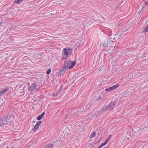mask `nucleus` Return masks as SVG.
<instances>
[{
	"mask_svg": "<svg viewBox=\"0 0 148 148\" xmlns=\"http://www.w3.org/2000/svg\"><path fill=\"white\" fill-rule=\"evenodd\" d=\"M72 50L71 49L65 48L63 49L62 51V59L64 60L68 57L72 53Z\"/></svg>",
	"mask_w": 148,
	"mask_h": 148,
	"instance_id": "1",
	"label": "nucleus"
},
{
	"mask_svg": "<svg viewBox=\"0 0 148 148\" xmlns=\"http://www.w3.org/2000/svg\"><path fill=\"white\" fill-rule=\"evenodd\" d=\"M75 62H71V61H65L63 66L68 69V68L71 69L75 65Z\"/></svg>",
	"mask_w": 148,
	"mask_h": 148,
	"instance_id": "2",
	"label": "nucleus"
},
{
	"mask_svg": "<svg viewBox=\"0 0 148 148\" xmlns=\"http://www.w3.org/2000/svg\"><path fill=\"white\" fill-rule=\"evenodd\" d=\"M10 116H3L0 118V127L3 126L4 124H7L10 119Z\"/></svg>",
	"mask_w": 148,
	"mask_h": 148,
	"instance_id": "3",
	"label": "nucleus"
},
{
	"mask_svg": "<svg viewBox=\"0 0 148 148\" xmlns=\"http://www.w3.org/2000/svg\"><path fill=\"white\" fill-rule=\"evenodd\" d=\"M116 104V102L115 101L111 102L107 107H106L104 109V110L105 111H107L108 110H112L115 108Z\"/></svg>",
	"mask_w": 148,
	"mask_h": 148,
	"instance_id": "4",
	"label": "nucleus"
},
{
	"mask_svg": "<svg viewBox=\"0 0 148 148\" xmlns=\"http://www.w3.org/2000/svg\"><path fill=\"white\" fill-rule=\"evenodd\" d=\"M113 40H112V38H109V39H107V40L105 42L102 43V46L104 47H108V45H111L112 43H113Z\"/></svg>",
	"mask_w": 148,
	"mask_h": 148,
	"instance_id": "5",
	"label": "nucleus"
},
{
	"mask_svg": "<svg viewBox=\"0 0 148 148\" xmlns=\"http://www.w3.org/2000/svg\"><path fill=\"white\" fill-rule=\"evenodd\" d=\"M37 86V84L35 83L32 84L31 86L28 88V90L32 92L36 90Z\"/></svg>",
	"mask_w": 148,
	"mask_h": 148,
	"instance_id": "6",
	"label": "nucleus"
},
{
	"mask_svg": "<svg viewBox=\"0 0 148 148\" xmlns=\"http://www.w3.org/2000/svg\"><path fill=\"white\" fill-rule=\"evenodd\" d=\"M119 84H116L113 86L112 87H109L108 88H106L105 90L106 91H110L111 90H113L117 88L119 86Z\"/></svg>",
	"mask_w": 148,
	"mask_h": 148,
	"instance_id": "7",
	"label": "nucleus"
},
{
	"mask_svg": "<svg viewBox=\"0 0 148 148\" xmlns=\"http://www.w3.org/2000/svg\"><path fill=\"white\" fill-rule=\"evenodd\" d=\"M68 70V69L63 66L62 69L58 73V75L60 76L61 75H62Z\"/></svg>",
	"mask_w": 148,
	"mask_h": 148,
	"instance_id": "8",
	"label": "nucleus"
},
{
	"mask_svg": "<svg viewBox=\"0 0 148 148\" xmlns=\"http://www.w3.org/2000/svg\"><path fill=\"white\" fill-rule=\"evenodd\" d=\"M41 123L42 121H38L34 127L33 129V130H35L38 129L39 125L41 124Z\"/></svg>",
	"mask_w": 148,
	"mask_h": 148,
	"instance_id": "9",
	"label": "nucleus"
},
{
	"mask_svg": "<svg viewBox=\"0 0 148 148\" xmlns=\"http://www.w3.org/2000/svg\"><path fill=\"white\" fill-rule=\"evenodd\" d=\"M9 88L8 87L4 89H2L0 90V95H3L6 92L7 90L9 89Z\"/></svg>",
	"mask_w": 148,
	"mask_h": 148,
	"instance_id": "10",
	"label": "nucleus"
},
{
	"mask_svg": "<svg viewBox=\"0 0 148 148\" xmlns=\"http://www.w3.org/2000/svg\"><path fill=\"white\" fill-rule=\"evenodd\" d=\"M148 126L147 125H146L145 126L143 127H141L138 131L139 132H140L141 131H143L144 132H145V131H146L147 130H148Z\"/></svg>",
	"mask_w": 148,
	"mask_h": 148,
	"instance_id": "11",
	"label": "nucleus"
},
{
	"mask_svg": "<svg viewBox=\"0 0 148 148\" xmlns=\"http://www.w3.org/2000/svg\"><path fill=\"white\" fill-rule=\"evenodd\" d=\"M45 114V113L44 112H42L40 115L38 116L37 118V119L38 120H39L42 119Z\"/></svg>",
	"mask_w": 148,
	"mask_h": 148,
	"instance_id": "12",
	"label": "nucleus"
},
{
	"mask_svg": "<svg viewBox=\"0 0 148 148\" xmlns=\"http://www.w3.org/2000/svg\"><path fill=\"white\" fill-rule=\"evenodd\" d=\"M53 145L51 144H49L46 145L45 147V148H53Z\"/></svg>",
	"mask_w": 148,
	"mask_h": 148,
	"instance_id": "13",
	"label": "nucleus"
},
{
	"mask_svg": "<svg viewBox=\"0 0 148 148\" xmlns=\"http://www.w3.org/2000/svg\"><path fill=\"white\" fill-rule=\"evenodd\" d=\"M88 108H87V107L83 106L81 107V111L82 112L85 111L87 110Z\"/></svg>",
	"mask_w": 148,
	"mask_h": 148,
	"instance_id": "14",
	"label": "nucleus"
},
{
	"mask_svg": "<svg viewBox=\"0 0 148 148\" xmlns=\"http://www.w3.org/2000/svg\"><path fill=\"white\" fill-rule=\"evenodd\" d=\"M115 37L112 39L113 40H116L119 38L120 37V35H119L118 34H116L115 35Z\"/></svg>",
	"mask_w": 148,
	"mask_h": 148,
	"instance_id": "15",
	"label": "nucleus"
},
{
	"mask_svg": "<svg viewBox=\"0 0 148 148\" xmlns=\"http://www.w3.org/2000/svg\"><path fill=\"white\" fill-rule=\"evenodd\" d=\"M107 143V141H105L103 143H102L97 148H101L103 146H105Z\"/></svg>",
	"mask_w": 148,
	"mask_h": 148,
	"instance_id": "16",
	"label": "nucleus"
},
{
	"mask_svg": "<svg viewBox=\"0 0 148 148\" xmlns=\"http://www.w3.org/2000/svg\"><path fill=\"white\" fill-rule=\"evenodd\" d=\"M97 134L96 133V132H94L93 133H92L90 135V138H94L95 136H96Z\"/></svg>",
	"mask_w": 148,
	"mask_h": 148,
	"instance_id": "17",
	"label": "nucleus"
},
{
	"mask_svg": "<svg viewBox=\"0 0 148 148\" xmlns=\"http://www.w3.org/2000/svg\"><path fill=\"white\" fill-rule=\"evenodd\" d=\"M126 134L127 136L128 135L130 136H133V134L132 133H131L130 130H128Z\"/></svg>",
	"mask_w": 148,
	"mask_h": 148,
	"instance_id": "18",
	"label": "nucleus"
},
{
	"mask_svg": "<svg viewBox=\"0 0 148 148\" xmlns=\"http://www.w3.org/2000/svg\"><path fill=\"white\" fill-rule=\"evenodd\" d=\"M147 4L146 3L145 5H145H144V6L142 7L141 10H142L143 11L145 10H146V8L147 7Z\"/></svg>",
	"mask_w": 148,
	"mask_h": 148,
	"instance_id": "19",
	"label": "nucleus"
},
{
	"mask_svg": "<svg viewBox=\"0 0 148 148\" xmlns=\"http://www.w3.org/2000/svg\"><path fill=\"white\" fill-rule=\"evenodd\" d=\"M23 0H15V2L16 3L19 4L22 2Z\"/></svg>",
	"mask_w": 148,
	"mask_h": 148,
	"instance_id": "20",
	"label": "nucleus"
},
{
	"mask_svg": "<svg viewBox=\"0 0 148 148\" xmlns=\"http://www.w3.org/2000/svg\"><path fill=\"white\" fill-rule=\"evenodd\" d=\"M51 70L50 69H49L47 70V71H46V73H47V74H49L50 73H51Z\"/></svg>",
	"mask_w": 148,
	"mask_h": 148,
	"instance_id": "21",
	"label": "nucleus"
},
{
	"mask_svg": "<svg viewBox=\"0 0 148 148\" xmlns=\"http://www.w3.org/2000/svg\"><path fill=\"white\" fill-rule=\"evenodd\" d=\"M145 32H148V25H147V27L145 29Z\"/></svg>",
	"mask_w": 148,
	"mask_h": 148,
	"instance_id": "22",
	"label": "nucleus"
},
{
	"mask_svg": "<svg viewBox=\"0 0 148 148\" xmlns=\"http://www.w3.org/2000/svg\"><path fill=\"white\" fill-rule=\"evenodd\" d=\"M111 137V135H110L109 136V137L107 138V140H106V141H107V142H108V141L110 139V138Z\"/></svg>",
	"mask_w": 148,
	"mask_h": 148,
	"instance_id": "23",
	"label": "nucleus"
},
{
	"mask_svg": "<svg viewBox=\"0 0 148 148\" xmlns=\"http://www.w3.org/2000/svg\"><path fill=\"white\" fill-rule=\"evenodd\" d=\"M143 11L142 10H140L138 12V13L139 14H140V13H143V12H142V11Z\"/></svg>",
	"mask_w": 148,
	"mask_h": 148,
	"instance_id": "24",
	"label": "nucleus"
},
{
	"mask_svg": "<svg viewBox=\"0 0 148 148\" xmlns=\"http://www.w3.org/2000/svg\"><path fill=\"white\" fill-rule=\"evenodd\" d=\"M96 115V114H94L93 115V116H91V117L93 116L94 117H95V116Z\"/></svg>",
	"mask_w": 148,
	"mask_h": 148,
	"instance_id": "25",
	"label": "nucleus"
},
{
	"mask_svg": "<svg viewBox=\"0 0 148 148\" xmlns=\"http://www.w3.org/2000/svg\"><path fill=\"white\" fill-rule=\"evenodd\" d=\"M3 23L2 22L0 23V25H3Z\"/></svg>",
	"mask_w": 148,
	"mask_h": 148,
	"instance_id": "26",
	"label": "nucleus"
},
{
	"mask_svg": "<svg viewBox=\"0 0 148 148\" xmlns=\"http://www.w3.org/2000/svg\"><path fill=\"white\" fill-rule=\"evenodd\" d=\"M75 112L74 111V110H73V111H72V112H71L73 113L74 112Z\"/></svg>",
	"mask_w": 148,
	"mask_h": 148,
	"instance_id": "27",
	"label": "nucleus"
},
{
	"mask_svg": "<svg viewBox=\"0 0 148 148\" xmlns=\"http://www.w3.org/2000/svg\"><path fill=\"white\" fill-rule=\"evenodd\" d=\"M134 72L135 73H138V72L137 71H134Z\"/></svg>",
	"mask_w": 148,
	"mask_h": 148,
	"instance_id": "28",
	"label": "nucleus"
},
{
	"mask_svg": "<svg viewBox=\"0 0 148 148\" xmlns=\"http://www.w3.org/2000/svg\"><path fill=\"white\" fill-rule=\"evenodd\" d=\"M111 32H110V33L109 34V35L110 36V35H111Z\"/></svg>",
	"mask_w": 148,
	"mask_h": 148,
	"instance_id": "29",
	"label": "nucleus"
},
{
	"mask_svg": "<svg viewBox=\"0 0 148 148\" xmlns=\"http://www.w3.org/2000/svg\"><path fill=\"white\" fill-rule=\"evenodd\" d=\"M13 148L12 147H8L7 148Z\"/></svg>",
	"mask_w": 148,
	"mask_h": 148,
	"instance_id": "30",
	"label": "nucleus"
},
{
	"mask_svg": "<svg viewBox=\"0 0 148 148\" xmlns=\"http://www.w3.org/2000/svg\"><path fill=\"white\" fill-rule=\"evenodd\" d=\"M127 138V139H129V138Z\"/></svg>",
	"mask_w": 148,
	"mask_h": 148,
	"instance_id": "31",
	"label": "nucleus"
}]
</instances>
